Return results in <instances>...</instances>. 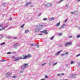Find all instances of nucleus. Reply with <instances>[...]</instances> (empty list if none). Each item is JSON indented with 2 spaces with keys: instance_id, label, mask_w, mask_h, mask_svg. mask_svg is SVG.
<instances>
[{
  "instance_id": "1",
  "label": "nucleus",
  "mask_w": 80,
  "mask_h": 80,
  "mask_svg": "<svg viewBox=\"0 0 80 80\" xmlns=\"http://www.w3.org/2000/svg\"><path fill=\"white\" fill-rule=\"evenodd\" d=\"M43 27H44V26H43V24H39V26H36L35 29L33 30V32L34 33H37V32H38Z\"/></svg>"
},
{
  "instance_id": "2",
  "label": "nucleus",
  "mask_w": 80,
  "mask_h": 80,
  "mask_svg": "<svg viewBox=\"0 0 80 80\" xmlns=\"http://www.w3.org/2000/svg\"><path fill=\"white\" fill-rule=\"evenodd\" d=\"M28 64H23V65L21 66L20 68L21 69H25V68H27V67H28Z\"/></svg>"
},
{
  "instance_id": "3",
  "label": "nucleus",
  "mask_w": 80,
  "mask_h": 80,
  "mask_svg": "<svg viewBox=\"0 0 80 80\" xmlns=\"http://www.w3.org/2000/svg\"><path fill=\"white\" fill-rule=\"evenodd\" d=\"M10 75H11V73L10 72H8L5 73L6 78H9V77H10Z\"/></svg>"
},
{
  "instance_id": "4",
  "label": "nucleus",
  "mask_w": 80,
  "mask_h": 80,
  "mask_svg": "<svg viewBox=\"0 0 80 80\" xmlns=\"http://www.w3.org/2000/svg\"><path fill=\"white\" fill-rule=\"evenodd\" d=\"M8 25H5L4 27H0V31H2L3 30H4V29H5L6 28H7Z\"/></svg>"
},
{
  "instance_id": "5",
  "label": "nucleus",
  "mask_w": 80,
  "mask_h": 80,
  "mask_svg": "<svg viewBox=\"0 0 80 80\" xmlns=\"http://www.w3.org/2000/svg\"><path fill=\"white\" fill-rule=\"evenodd\" d=\"M27 58H28L27 56L23 55L21 56V57L20 58V59L21 60L22 59H27Z\"/></svg>"
},
{
  "instance_id": "6",
  "label": "nucleus",
  "mask_w": 80,
  "mask_h": 80,
  "mask_svg": "<svg viewBox=\"0 0 80 80\" xmlns=\"http://www.w3.org/2000/svg\"><path fill=\"white\" fill-rule=\"evenodd\" d=\"M66 27V24H63L61 27L59 28V29H62V28H64Z\"/></svg>"
},
{
  "instance_id": "7",
  "label": "nucleus",
  "mask_w": 80,
  "mask_h": 80,
  "mask_svg": "<svg viewBox=\"0 0 80 80\" xmlns=\"http://www.w3.org/2000/svg\"><path fill=\"white\" fill-rule=\"evenodd\" d=\"M47 30H45L43 31H40V33H45V35H47V34H48V32H47Z\"/></svg>"
},
{
  "instance_id": "8",
  "label": "nucleus",
  "mask_w": 80,
  "mask_h": 80,
  "mask_svg": "<svg viewBox=\"0 0 80 80\" xmlns=\"http://www.w3.org/2000/svg\"><path fill=\"white\" fill-rule=\"evenodd\" d=\"M68 45H72V42H68L67 43H66L65 45V47H67V46H68Z\"/></svg>"
},
{
  "instance_id": "9",
  "label": "nucleus",
  "mask_w": 80,
  "mask_h": 80,
  "mask_svg": "<svg viewBox=\"0 0 80 80\" xmlns=\"http://www.w3.org/2000/svg\"><path fill=\"white\" fill-rule=\"evenodd\" d=\"M19 45L18 43H15L13 45V48H17V47Z\"/></svg>"
},
{
  "instance_id": "10",
  "label": "nucleus",
  "mask_w": 80,
  "mask_h": 80,
  "mask_svg": "<svg viewBox=\"0 0 80 80\" xmlns=\"http://www.w3.org/2000/svg\"><path fill=\"white\" fill-rule=\"evenodd\" d=\"M21 57H18L17 58H14V61H17L18 62L20 60Z\"/></svg>"
},
{
  "instance_id": "11",
  "label": "nucleus",
  "mask_w": 80,
  "mask_h": 80,
  "mask_svg": "<svg viewBox=\"0 0 80 80\" xmlns=\"http://www.w3.org/2000/svg\"><path fill=\"white\" fill-rule=\"evenodd\" d=\"M62 51H63V50H61L59 51L58 52L55 54V55H56V56H58V55H59V53H61V52H62Z\"/></svg>"
},
{
  "instance_id": "12",
  "label": "nucleus",
  "mask_w": 80,
  "mask_h": 80,
  "mask_svg": "<svg viewBox=\"0 0 80 80\" xmlns=\"http://www.w3.org/2000/svg\"><path fill=\"white\" fill-rule=\"evenodd\" d=\"M52 5V4L48 3L46 5V7H50Z\"/></svg>"
},
{
  "instance_id": "13",
  "label": "nucleus",
  "mask_w": 80,
  "mask_h": 80,
  "mask_svg": "<svg viewBox=\"0 0 80 80\" xmlns=\"http://www.w3.org/2000/svg\"><path fill=\"white\" fill-rule=\"evenodd\" d=\"M31 4V2H26L25 6V7H27L28 5H30Z\"/></svg>"
},
{
  "instance_id": "14",
  "label": "nucleus",
  "mask_w": 80,
  "mask_h": 80,
  "mask_svg": "<svg viewBox=\"0 0 80 80\" xmlns=\"http://www.w3.org/2000/svg\"><path fill=\"white\" fill-rule=\"evenodd\" d=\"M72 77L73 78H75L77 77V74H71Z\"/></svg>"
},
{
  "instance_id": "15",
  "label": "nucleus",
  "mask_w": 80,
  "mask_h": 80,
  "mask_svg": "<svg viewBox=\"0 0 80 80\" xmlns=\"http://www.w3.org/2000/svg\"><path fill=\"white\" fill-rule=\"evenodd\" d=\"M54 19H55V18H53V17H52V18H50L49 20L50 21H52V20H54Z\"/></svg>"
},
{
  "instance_id": "16",
  "label": "nucleus",
  "mask_w": 80,
  "mask_h": 80,
  "mask_svg": "<svg viewBox=\"0 0 80 80\" xmlns=\"http://www.w3.org/2000/svg\"><path fill=\"white\" fill-rule=\"evenodd\" d=\"M60 25V22H58V23H57L56 24V26L57 27H58V26H59V25Z\"/></svg>"
},
{
  "instance_id": "17",
  "label": "nucleus",
  "mask_w": 80,
  "mask_h": 80,
  "mask_svg": "<svg viewBox=\"0 0 80 80\" xmlns=\"http://www.w3.org/2000/svg\"><path fill=\"white\" fill-rule=\"evenodd\" d=\"M27 56L28 58H28H30L32 56H31V55L30 54H28Z\"/></svg>"
},
{
  "instance_id": "18",
  "label": "nucleus",
  "mask_w": 80,
  "mask_h": 80,
  "mask_svg": "<svg viewBox=\"0 0 80 80\" xmlns=\"http://www.w3.org/2000/svg\"><path fill=\"white\" fill-rule=\"evenodd\" d=\"M78 13V12H77V11H74V14L76 15H77Z\"/></svg>"
},
{
  "instance_id": "19",
  "label": "nucleus",
  "mask_w": 80,
  "mask_h": 80,
  "mask_svg": "<svg viewBox=\"0 0 80 80\" xmlns=\"http://www.w3.org/2000/svg\"><path fill=\"white\" fill-rule=\"evenodd\" d=\"M29 32V30H26L25 31V33H28V32Z\"/></svg>"
},
{
  "instance_id": "20",
  "label": "nucleus",
  "mask_w": 80,
  "mask_h": 80,
  "mask_svg": "<svg viewBox=\"0 0 80 80\" xmlns=\"http://www.w3.org/2000/svg\"><path fill=\"white\" fill-rule=\"evenodd\" d=\"M62 33H60L58 34V35H59V36H62Z\"/></svg>"
},
{
  "instance_id": "21",
  "label": "nucleus",
  "mask_w": 80,
  "mask_h": 80,
  "mask_svg": "<svg viewBox=\"0 0 80 80\" xmlns=\"http://www.w3.org/2000/svg\"><path fill=\"white\" fill-rule=\"evenodd\" d=\"M5 42H3L1 43V46H2V45H5Z\"/></svg>"
},
{
  "instance_id": "22",
  "label": "nucleus",
  "mask_w": 80,
  "mask_h": 80,
  "mask_svg": "<svg viewBox=\"0 0 80 80\" xmlns=\"http://www.w3.org/2000/svg\"><path fill=\"white\" fill-rule=\"evenodd\" d=\"M48 76H47V75H45V78H48Z\"/></svg>"
},
{
  "instance_id": "23",
  "label": "nucleus",
  "mask_w": 80,
  "mask_h": 80,
  "mask_svg": "<svg viewBox=\"0 0 80 80\" xmlns=\"http://www.w3.org/2000/svg\"><path fill=\"white\" fill-rule=\"evenodd\" d=\"M49 65L50 66H51V65H52V62H51L49 63Z\"/></svg>"
},
{
  "instance_id": "24",
  "label": "nucleus",
  "mask_w": 80,
  "mask_h": 80,
  "mask_svg": "<svg viewBox=\"0 0 80 80\" xmlns=\"http://www.w3.org/2000/svg\"><path fill=\"white\" fill-rule=\"evenodd\" d=\"M12 77L14 78H16L17 77V76H16V75H15L14 76H12Z\"/></svg>"
},
{
  "instance_id": "25",
  "label": "nucleus",
  "mask_w": 80,
  "mask_h": 80,
  "mask_svg": "<svg viewBox=\"0 0 80 80\" xmlns=\"http://www.w3.org/2000/svg\"><path fill=\"white\" fill-rule=\"evenodd\" d=\"M24 26H25V24H23L22 25H21V28H23Z\"/></svg>"
},
{
  "instance_id": "26",
  "label": "nucleus",
  "mask_w": 80,
  "mask_h": 80,
  "mask_svg": "<svg viewBox=\"0 0 80 80\" xmlns=\"http://www.w3.org/2000/svg\"><path fill=\"white\" fill-rule=\"evenodd\" d=\"M43 20L44 21H45L46 20H47V18H44L43 19Z\"/></svg>"
},
{
  "instance_id": "27",
  "label": "nucleus",
  "mask_w": 80,
  "mask_h": 80,
  "mask_svg": "<svg viewBox=\"0 0 80 80\" xmlns=\"http://www.w3.org/2000/svg\"><path fill=\"white\" fill-rule=\"evenodd\" d=\"M64 54L65 55H68V52H66Z\"/></svg>"
},
{
  "instance_id": "28",
  "label": "nucleus",
  "mask_w": 80,
  "mask_h": 80,
  "mask_svg": "<svg viewBox=\"0 0 80 80\" xmlns=\"http://www.w3.org/2000/svg\"><path fill=\"white\" fill-rule=\"evenodd\" d=\"M69 66V64H66V67H68Z\"/></svg>"
},
{
  "instance_id": "29",
  "label": "nucleus",
  "mask_w": 80,
  "mask_h": 80,
  "mask_svg": "<svg viewBox=\"0 0 80 80\" xmlns=\"http://www.w3.org/2000/svg\"><path fill=\"white\" fill-rule=\"evenodd\" d=\"M77 38H80V35H78L77 36Z\"/></svg>"
},
{
  "instance_id": "30",
  "label": "nucleus",
  "mask_w": 80,
  "mask_h": 80,
  "mask_svg": "<svg viewBox=\"0 0 80 80\" xmlns=\"http://www.w3.org/2000/svg\"><path fill=\"white\" fill-rule=\"evenodd\" d=\"M7 54H11V52H8L7 53Z\"/></svg>"
},
{
  "instance_id": "31",
  "label": "nucleus",
  "mask_w": 80,
  "mask_h": 80,
  "mask_svg": "<svg viewBox=\"0 0 80 80\" xmlns=\"http://www.w3.org/2000/svg\"><path fill=\"white\" fill-rule=\"evenodd\" d=\"M57 62L54 63V64L53 65V66H55V65H57Z\"/></svg>"
},
{
  "instance_id": "32",
  "label": "nucleus",
  "mask_w": 80,
  "mask_h": 80,
  "mask_svg": "<svg viewBox=\"0 0 80 80\" xmlns=\"http://www.w3.org/2000/svg\"><path fill=\"white\" fill-rule=\"evenodd\" d=\"M2 5L3 6H5L6 5V3H3Z\"/></svg>"
},
{
  "instance_id": "33",
  "label": "nucleus",
  "mask_w": 80,
  "mask_h": 80,
  "mask_svg": "<svg viewBox=\"0 0 80 80\" xmlns=\"http://www.w3.org/2000/svg\"><path fill=\"white\" fill-rule=\"evenodd\" d=\"M2 38V36L1 35H0V40Z\"/></svg>"
},
{
  "instance_id": "34",
  "label": "nucleus",
  "mask_w": 80,
  "mask_h": 80,
  "mask_svg": "<svg viewBox=\"0 0 80 80\" xmlns=\"http://www.w3.org/2000/svg\"><path fill=\"white\" fill-rule=\"evenodd\" d=\"M46 64V63L42 64V67H43V65H45Z\"/></svg>"
},
{
  "instance_id": "35",
  "label": "nucleus",
  "mask_w": 80,
  "mask_h": 80,
  "mask_svg": "<svg viewBox=\"0 0 80 80\" xmlns=\"http://www.w3.org/2000/svg\"><path fill=\"white\" fill-rule=\"evenodd\" d=\"M24 72V71L23 70H21L20 71V73H23Z\"/></svg>"
},
{
  "instance_id": "36",
  "label": "nucleus",
  "mask_w": 80,
  "mask_h": 80,
  "mask_svg": "<svg viewBox=\"0 0 80 80\" xmlns=\"http://www.w3.org/2000/svg\"><path fill=\"white\" fill-rule=\"evenodd\" d=\"M53 38H54V37L53 36L51 38V40H53Z\"/></svg>"
},
{
  "instance_id": "37",
  "label": "nucleus",
  "mask_w": 80,
  "mask_h": 80,
  "mask_svg": "<svg viewBox=\"0 0 80 80\" xmlns=\"http://www.w3.org/2000/svg\"><path fill=\"white\" fill-rule=\"evenodd\" d=\"M74 63V62L73 61H71V64H73Z\"/></svg>"
},
{
  "instance_id": "38",
  "label": "nucleus",
  "mask_w": 80,
  "mask_h": 80,
  "mask_svg": "<svg viewBox=\"0 0 80 80\" xmlns=\"http://www.w3.org/2000/svg\"><path fill=\"white\" fill-rule=\"evenodd\" d=\"M35 46L37 47V46L38 45V44L35 43Z\"/></svg>"
},
{
  "instance_id": "39",
  "label": "nucleus",
  "mask_w": 80,
  "mask_h": 80,
  "mask_svg": "<svg viewBox=\"0 0 80 80\" xmlns=\"http://www.w3.org/2000/svg\"><path fill=\"white\" fill-rule=\"evenodd\" d=\"M4 61H5V60H4V59H2V60H1V62H4Z\"/></svg>"
},
{
  "instance_id": "40",
  "label": "nucleus",
  "mask_w": 80,
  "mask_h": 80,
  "mask_svg": "<svg viewBox=\"0 0 80 80\" xmlns=\"http://www.w3.org/2000/svg\"><path fill=\"white\" fill-rule=\"evenodd\" d=\"M65 54H62L61 55V56H65Z\"/></svg>"
},
{
  "instance_id": "41",
  "label": "nucleus",
  "mask_w": 80,
  "mask_h": 80,
  "mask_svg": "<svg viewBox=\"0 0 80 80\" xmlns=\"http://www.w3.org/2000/svg\"><path fill=\"white\" fill-rule=\"evenodd\" d=\"M60 75H61V74H57V76H58V77H60Z\"/></svg>"
},
{
  "instance_id": "42",
  "label": "nucleus",
  "mask_w": 80,
  "mask_h": 80,
  "mask_svg": "<svg viewBox=\"0 0 80 80\" xmlns=\"http://www.w3.org/2000/svg\"><path fill=\"white\" fill-rule=\"evenodd\" d=\"M79 56H80V54H78L77 55L76 57H78Z\"/></svg>"
},
{
  "instance_id": "43",
  "label": "nucleus",
  "mask_w": 80,
  "mask_h": 80,
  "mask_svg": "<svg viewBox=\"0 0 80 80\" xmlns=\"http://www.w3.org/2000/svg\"><path fill=\"white\" fill-rule=\"evenodd\" d=\"M42 15V13H40L38 15V17H40V15Z\"/></svg>"
},
{
  "instance_id": "44",
  "label": "nucleus",
  "mask_w": 80,
  "mask_h": 80,
  "mask_svg": "<svg viewBox=\"0 0 80 80\" xmlns=\"http://www.w3.org/2000/svg\"><path fill=\"white\" fill-rule=\"evenodd\" d=\"M43 35L42 33H40L38 34V35Z\"/></svg>"
},
{
  "instance_id": "45",
  "label": "nucleus",
  "mask_w": 80,
  "mask_h": 80,
  "mask_svg": "<svg viewBox=\"0 0 80 80\" xmlns=\"http://www.w3.org/2000/svg\"><path fill=\"white\" fill-rule=\"evenodd\" d=\"M72 36H69V38H72Z\"/></svg>"
},
{
  "instance_id": "46",
  "label": "nucleus",
  "mask_w": 80,
  "mask_h": 80,
  "mask_svg": "<svg viewBox=\"0 0 80 80\" xmlns=\"http://www.w3.org/2000/svg\"><path fill=\"white\" fill-rule=\"evenodd\" d=\"M17 37H15L13 38V39L15 40V39H17Z\"/></svg>"
},
{
  "instance_id": "47",
  "label": "nucleus",
  "mask_w": 80,
  "mask_h": 80,
  "mask_svg": "<svg viewBox=\"0 0 80 80\" xmlns=\"http://www.w3.org/2000/svg\"><path fill=\"white\" fill-rule=\"evenodd\" d=\"M31 46H32V47H33V44H30Z\"/></svg>"
},
{
  "instance_id": "48",
  "label": "nucleus",
  "mask_w": 80,
  "mask_h": 80,
  "mask_svg": "<svg viewBox=\"0 0 80 80\" xmlns=\"http://www.w3.org/2000/svg\"><path fill=\"white\" fill-rule=\"evenodd\" d=\"M8 38H11V37L10 36H9L8 37Z\"/></svg>"
},
{
  "instance_id": "49",
  "label": "nucleus",
  "mask_w": 80,
  "mask_h": 80,
  "mask_svg": "<svg viewBox=\"0 0 80 80\" xmlns=\"http://www.w3.org/2000/svg\"><path fill=\"white\" fill-rule=\"evenodd\" d=\"M62 1H63V0H61L60 1V2H58V3H60V2H62Z\"/></svg>"
},
{
  "instance_id": "50",
  "label": "nucleus",
  "mask_w": 80,
  "mask_h": 80,
  "mask_svg": "<svg viewBox=\"0 0 80 80\" xmlns=\"http://www.w3.org/2000/svg\"><path fill=\"white\" fill-rule=\"evenodd\" d=\"M67 19L66 20L64 21V22L65 23V22H67Z\"/></svg>"
},
{
  "instance_id": "51",
  "label": "nucleus",
  "mask_w": 80,
  "mask_h": 80,
  "mask_svg": "<svg viewBox=\"0 0 80 80\" xmlns=\"http://www.w3.org/2000/svg\"><path fill=\"white\" fill-rule=\"evenodd\" d=\"M39 46L38 45L37 46V48H39Z\"/></svg>"
},
{
  "instance_id": "52",
  "label": "nucleus",
  "mask_w": 80,
  "mask_h": 80,
  "mask_svg": "<svg viewBox=\"0 0 80 80\" xmlns=\"http://www.w3.org/2000/svg\"><path fill=\"white\" fill-rule=\"evenodd\" d=\"M9 20L10 21L12 20V18H10V19H9Z\"/></svg>"
},
{
  "instance_id": "53",
  "label": "nucleus",
  "mask_w": 80,
  "mask_h": 80,
  "mask_svg": "<svg viewBox=\"0 0 80 80\" xmlns=\"http://www.w3.org/2000/svg\"><path fill=\"white\" fill-rule=\"evenodd\" d=\"M68 5H69L68 4H66V7H68Z\"/></svg>"
},
{
  "instance_id": "54",
  "label": "nucleus",
  "mask_w": 80,
  "mask_h": 80,
  "mask_svg": "<svg viewBox=\"0 0 80 80\" xmlns=\"http://www.w3.org/2000/svg\"><path fill=\"white\" fill-rule=\"evenodd\" d=\"M71 13H72V14H74V12H71Z\"/></svg>"
},
{
  "instance_id": "55",
  "label": "nucleus",
  "mask_w": 80,
  "mask_h": 80,
  "mask_svg": "<svg viewBox=\"0 0 80 80\" xmlns=\"http://www.w3.org/2000/svg\"><path fill=\"white\" fill-rule=\"evenodd\" d=\"M62 75H65V74L63 73H62Z\"/></svg>"
},
{
  "instance_id": "56",
  "label": "nucleus",
  "mask_w": 80,
  "mask_h": 80,
  "mask_svg": "<svg viewBox=\"0 0 80 80\" xmlns=\"http://www.w3.org/2000/svg\"><path fill=\"white\" fill-rule=\"evenodd\" d=\"M2 26H3V24H1V25L0 24V27H2Z\"/></svg>"
},
{
  "instance_id": "57",
  "label": "nucleus",
  "mask_w": 80,
  "mask_h": 80,
  "mask_svg": "<svg viewBox=\"0 0 80 80\" xmlns=\"http://www.w3.org/2000/svg\"><path fill=\"white\" fill-rule=\"evenodd\" d=\"M12 58H15V56H13L12 57Z\"/></svg>"
},
{
  "instance_id": "58",
  "label": "nucleus",
  "mask_w": 80,
  "mask_h": 80,
  "mask_svg": "<svg viewBox=\"0 0 80 80\" xmlns=\"http://www.w3.org/2000/svg\"><path fill=\"white\" fill-rule=\"evenodd\" d=\"M77 1H78V2H80V0H77Z\"/></svg>"
},
{
  "instance_id": "59",
  "label": "nucleus",
  "mask_w": 80,
  "mask_h": 80,
  "mask_svg": "<svg viewBox=\"0 0 80 80\" xmlns=\"http://www.w3.org/2000/svg\"><path fill=\"white\" fill-rule=\"evenodd\" d=\"M78 65H80V63H78Z\"/></svg>"
},
{
  "instance_id": "60",
  "label": "nucleus",
  "mask_w": 80,
  "mask_h": 80,
  "mask_svg": "<svg viewBox=\"0 0 80 80\" xmlns=\"http://www.w3.org/2000/svg\"><path fill=\"white\" fill-rule=\"evenodd\" d=\"M41 80H45L44 79H42Z\"/></svg>"
},
{
  "instance_id": "61",
  "label": "nucleus",
  "mask_w": 80,
  "mask_h": 80,
  "mask_svg": "<svg viewBox=\"0 0 80 80\" xmlns=\"http://www.w3.org/2000/svg\"><path fill=\"white\" fill-rule=\"evenodd\" d=\"M2 28H0V29H2Z\"/></svg>"
},
{
  "instance_id": "62",
  "label": "nucleus",
  "mask_w": 80,
  "mask_h": 80,
  "mask_svg": "<svg viewBox=\"0 0 80 80\" xmlns=\"http://www.w3.org/2000/svg\"><path fill=\"white\" fill-rule=\"evenodd\" d=\"M79 30H80V27L79 28Z\"/></svg>"
}]
</instances>
